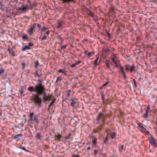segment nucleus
<instances>
[{"label": "nucleus", "instance_id": "56", "mask_svg": "<svg viewBox=\"0 0 157 157\" xmlns=\"http://www.w3.org/2000/svg\"><path fill=\"white\" fill-rule=\"evenodd\" d=\"M38 81L39 82L38 84H42V81L40 79L38 80Z\"/></svg>", "mask_w": 157, "mask_h": 157}, {"label": "nucleus", "instance_id": "18", "mask_svg": "<svg viewBox=\"0 0 157 157\" xmlns=\"http://www.w3.org/2000/svg\"><path fill=\"white\" fill-rule=\"evenodd\" d=\"M56 100V98H54L53 100L52 101L50 102L49 105H48V109H50L51 106L53 105L54 103L55 102Z\"/></svg>", "mask_w": 157, "mask_h": 157}, {"label": "nucleus", "instance_id": "4", "mask_svg": "<svg viewBox=\"0 0 157 157\" xmlns=\"http://www.w3.org/2000/svg\"><path fill=\"white\" fill-rule=\"evenodd\" d=\"M44 86L42 84H38L35 86V90L36 92L39 95L42 91L45 89Z\"/></svg>", "mask_w": 157, "mask_h": 157}, {"label": "nucleus", "instance_id": "35", "mask_svg": "<svg viewBox=\"0 0 157 157\" xmlns=\"http://www.w3.org/2000/svg\"><path fill=\"white\" fill-rule=\"evenodd\" d=\"M120 71L121 72V73L124 72V67H122L121 65H120Z\"/></svg>", "mask_w": 157, "mask_h": 157}, {"label": "nucleus", "instance_id": "49", "mask_svg": "<svg viewBox=\"0 0 157 157\" xmlns=\"http://www.w3.org/2000/svg\"><path fill=\"white\" fill-rule=\"evenodd\" d=\"M104 51L106 52H108L110 51V50L108 48H107L104 50Z\"/></svg>", "mask_w": 157, "mask_h": 157}, {"label": "nucleus", "instance_id": "57", "mask_svg": "<svg viewBox=\"0 0 157 157\" xmlns=\"http://www.w3.org/2000/svg\"><path fill=\"white\" fill-rule=\"evenodd\" d=\"M24 18H25L28 19H29V17H28L27 16H26V15L24 16Z\"/></svg>", "mask_w": 157, "mask_h": 157}, {"label": "nucleus", "instance_id": "44", "mask_svg": "<svg viewBox=\"0 0 157 157\" xmlns=\"http://www.w3.org/2000/svg\"><path fill=\"white\" fill-rule=\"evenodd\" d=\"M114 63L115 64V65L113 66L114 68H115V67H118V63L117 61Z\"/></svg>", "mask_w": 157, "mask_h": 157}, {"label": "nucleus", "instance_id": "14", "mask_svg": "<svg viewBox=\"0 0 157 157\" xmlns=\"http://www.w3.org/2000/svg\"><path fill=\"white\" fill-rule=\"evenodd\" d=\"M118 148L119 149V152L121 153H122V151L124 150L125 149L123 145H122L121 146H119L118 147Z\"/></svg>", "mask_w": 157, "mask_h": 157}, {"label": "nucleus", "instance_id": "51", "mask_svg": "<svg viewBox=\"0 0 157 157\" xmlns=\"http://www.w3.org/2000/svg\"><path fill=\"white\" fill-rule=\"evenodd\" d=\"M35 74H36V75L37 76H38L39 77H40L41 76V75H39L38 74V72L37 71H36L35 73Z\"/></svg>", "mask_w": 157, "mask_h": 157}, {"label": "nucleus", "instance_id": "50", "mask_svg": "<svg viewBox=\"0 0 157 157\" xmlns=\"http://www.w3.org/2000/svg\"><path fill=\"white\" fill-rule=\"evenodd\" d=\"M108 140L107 136L105 137V139L104 141V143H106Z\"/></svg>", "mask_w": 157, "mask_h": 157}, {"label": "nucleus", "instance_id": "1", "mask_svg": "<svg viewBox=\"0 0 157 157\" xmlns=\"http://www.w3.org/2000/svg\"><path fill=\"white\" fill-rule=\"evenodd\" d=\"M105 115L103 112L99 113L96 119V123L97 124H99L100 123V120L101 119L102 124L97 128L94 129L93 131V133H98L102 131L103 127L105 126Z\"/></svg>", "mask_w": 157, "mask_h": 157}, {"label": "nucleus", "instance_id": "23", "mask_svg": "<svg viewBox=\"0 0 157 157\" xmlns=\"http://www.w3.org/2000/svg\"><path fill=\"white\" fill-rule=\"evenodd\" d=\"M99 59V58L98 57H97L96 58V59L95 60L94 63V65L95 67H97V66H98V60Z\"/></svg>", "mask_w": 157, "mask_h": 157}, {"label": "nucleus", "instance_id": "16", "mask_svg": "<svg viewBox=\"0 0 157 157\" xmlns=\"http://www.w3.org/2000/svg\"><path fill=\"white\" fill-rule=\"evenodd\" d=\"M71 105L73 107H75V105L76 104V102L75 101L74 99L73 98H72L71 99Z\"/></svg>", "mask_w": 157, "mask_h": 157}, {"label": "nucleus", "instance_id": "7", "mask_svg": "<svg viewBox=\"0 0 157 157\" xmlns=\"http://www.w3.org/2000/svg\"><path fill=\"white\" fill-rule=\"evenodd\" d=\"M138 126L141 128V129L140 130L142 132L147 135H150V133L149 132L147 131L146 128L144 127V126L145 127H146V126L144 125L143 124L140 122L138 123Z\"/></svg>", "mask_w": 157, "mask_h": 157}, {"label": "nucleus", "instance_id": "25", "mask_svg": "<svg viewBox=\"0 0 157 157\" xmlns=\"http://www.w3.org/2000/svg\"><path fill=\"white\" fill-rule=\"evenodd\" d=\"M116 136V134L115 132H113L111 133V136L112 139H113Z\"/></svg>", "mask_w": 157, "mask_h": 157}, {"label": "nucleus", "instance_id": "9", "mask_svg": "<svg viewBox=\"0 0 157 157\" xmlns=\"http://www.w3.org/2000/svg\"><path fill=\"white\" fill-rule=\"evenodd\" d=\"M28 7L27 6L22 5L17 9L18 12L21 13H25Z\"/></svg>", "mask_w": 157, "mask_h": 157}, {"label": "nucleus", "instance_id": "11", "mask_svg": "<svg viewBox=\"0 0 157 157\" xmlns=\"http://www.w3.org/2000/svg\"><path fill=\"white\" fill-rule=\"evenodd\" d=\"M86 12L87 15L91 16L92 17H94V13H92L87 8H86Z\"/></svg>", "mask_w": 157, "mask_h": 157}, {"label": "nucleus", "instance_id": "41", "mask_svg": "<svg viewBox=\"0 0 157 157\" xmlns=\"http://www.w3.org/2000/svg\"><path fill=\"white\" fill-rule=\"evenodd\" d=\"M148 113L146 112L145 114L144 115L143 117L144 118H146L148 117Z\"/></svg>", "mask_w": 157, "mask_h": 157}, {"label": "nucleus", "instance_id": "39", "mask_svg": "<svg viewBox=\"0 0 157 157\" xmlns=\"http://www.w3.org/2000/svg\"><path fill=\"white\" fill-rule=\"evenodd\" d=\"M47 38V36H46V35H44V36L43 37H42L41 38V40L42 41L45 40Z\"/></svg>", "mask_w": 157, "mask_h": 157}, {"label": "nucleus", "instance_id": "3", "mask_svg": "<svg viewBox=\"0 0 157 157\" xmlns=\"http://www.w3.org/2000/svg\"><path fill=\"white\" fill-rule=\"evenodd\" d=\"M34 113L33 112L31 113L29 116V121L30 122H35L36 124H38L39 122L38 118L40 117V114H37L35 115L34 118H33Z\"/></svg>", "mask_w": 157, "mask_h": 157}, {"label": "nucleus", "instance_id": "12", "mask_svg": "<svg viewBox=\"0 0 157 157\" xmlns=\"http://www.w3.org/2000/svg\"><path fill=\"white\" fill-rule=\"evenodd\" d=\"M52 97L51 96H47L45 98H44L43 102L45 103L47 101H50L52 99Z\"/></svg>", "mask_w": 157, "mask_h": 157}, {"label": "nucleus", "instance_id": "59", "mask_svg": "<svg viewBox=\"0 0 157 157\" xmlns=\"http://www.w3.org/2000/svg\"><path fill=\"white\" fill-rule=\"evenodd\" d=\"M49 31H47V32H46V33L45 34H47V35H48L49 34Z\"/></svg>", "mask_w": 157, "mask_h": 157}, {"label": "nucleus", "instance_id": "64", "mask_svg": "<svg viewBox=\"0 0 157 157\" xmlns=\"http://www.w3.org/2000/svg\"><path fill=\"white\" fill-rule=\"evenodd\" d=\"M88 52V51L87 50H86L85 52H84V54H86L87 52Z\"/></svg>", "mask_w": 157, "mask_h": 157}, {"label": "nucleus", "instance_id": "52", "mask_svg": "<svg viewBox=\"0 0 157 157\" xmlns=\"http://www.w3.org/2000/svg\"><path fill=\"white\" fill-rule=\"evenodd\" d=\"M10 53L12 54V55L13 56H15V53L13 52H12V51H11V52H10V50H9Z\"/></svg>", "mask_w": 157, "mask_h": 157}, {"label": "nucleus", "instance_id": "48", "mask_svg": "<svg viewBox=\"0 0 157 157\" xmlns=\"http://www.w3.org/2000/svg\"><path fill=\"white\" fill-rule=\"evenodd\" d=\"M29 6H30V9L31 10H32L33 9L34 6V5L32 4L31 3H30V5H29Z\"/></svg>", "mask_w": 157, "mask_h": 157}, {"label": "nucleus", "instance_id": "62", "mask_svg": "<svg viewBox=\"0 0 157 157\" xmlns=\"http://www.w3.org/2000/svg\"><path fill=\"white\" fill-rule=\"evenodd\" d=\"M90 147H88L87 148V150H90Z\"/></svg>", "mask_w": 157, "mask_h": 157}, {"label": "nucleus", "instance_id": "26", "mask_svg": "<svg viewBox=\"0 0 157 157\" xmlns=\"http://www.w3.org/2000/svg\"><path fill=\"white\" fill-rule=\"evenodd\" d=\"M42 138V136L39 133H37L36 136V138L39 139H40Z\"/></svg>", "mask_w": 157, "mask_h": 157}, {"label": "nucleus", "instance_id": "29", "mask_svg": "<svg viewBox=\"0 0 157 157\" xmlns=\"http://www.w3.org/2000/svg\"><path fill=\"white\" fill-rule=\"evenodd\" d=\"M63 26L62 25V22L61 21L58 23V25L57 26V28H59Z\"/></svg>", "mask_w": 157, "mask_h": 157}, {"label": "nucleus", "instance_id": "54", "mask_svg": "<svg viewBox=\"0 0 157 157\" xmlns=\"http://www.w3.org/2000/svg\"><path fill=\"white\" fill-rule=\"evenodd\" d=\"M47 29V28L46 27H44L42 29V31H43L44 30H46Z\"/></svg>", "mask_w": 157, "mask_h": 157}, {"label": "nucleus", "instance_id": "30", "mask_svg": "<svg viewBox=\"0 0 157 157\" xmlns=\"http://www.w3.org/2000/svg\"><path fill=\"white\" fill-rule=\"evenodd\" d=\"M5 70L2 68L0 69V75H2V74L4 72Z\"/></svg>", "mask_w": 157, "mask_h": 157}, {"label": "nucleus", "instance_id": "15", "mask_svg": "<svg viewBox=\"0 0 157 157\" xmlns=\"http://www.w3.org/2000/svg\"><path fill=\"white\" fill-rule=\"evenodd\" d=\"M45 89L43 91L41 92L39 94L41 95V94H43V97L42 98L43 100H44V98H45L47 96L46 94V92H45Z\"/></svg>", "mask_w": 157, "mask_h": 157}, {"label": "nucleus", "instance_id": "32", "mask_svg": "<svg viewBox=\"0 0 157 157\" xmlns=\"http://www.w3.org/2000/svg\"><path fill=\"white\" fill-rule=\"evenodd\" d=\"M28 37L27 35H25L23 36L22 38L23 40H28Z\"/></svg>", "mask_w": 157, "mask_h": 157}, {"label": "nucleus", "instance_id": "45", "mask_svg": "<svg viewBox=\"0 0 157 157\" xmlns=\"http://www.w3.org/2000/svg\"><path fill=\"white\" fill-rule=\"evenodd\" d=\"M150 107H149V106L148 105L146 110V112L149 113L150 112Z\"/></svg>", "mask_w": 157, "mask_h": 157}, {"label": "nucleus", "instance_id": "10", "mask_svg": "<svg viewBox=\"0 0 157 157\" xmlns=\"http://www.w3.org/2000/svg\"><path fill=\"white\" fill-rule=\"evenodd\" d=\"M34 44L32 43H29L28 44V45H26L24 47H22L21 49V50L24 52L26 51V50H29L31 49V47L33 46Z\"/></svg>", "mask_w": 157, "mask_h": 157}, {"label": "nucleus", "instance_id": "24", "mask_svg": "<svg viewBox=\"0 0 157 157\" xmlns=\"http://www.w3.org/2000/svg\"><path fill=\"white\" fill-rule=\"evenodd\" d=\"M111 60L114 63H116L117 61V60L116 56L112 57L111 58Z\"/></svg>", "mask_w": 157, "mask_h": 157}, {"label": "nucleus", "instance_id": "34", "mask_svg": "<svg viewBox=\"0 0 157 157\" xmlns=\"http://www.w3.org/2000/svg\"><path fill=\"white\" fill-rule=\"evenodd\" d=\"M94 53L93 52H89L88 53L87 56L89 57H91L93 55H94Z\"/></svg>", "mask_w": 157, "mask_h": 157}, {"label": "nucleus", "instance_id": "20", "mask_svg": "<svg viewBox=\"0 0 157 157\" xmlns=\"http://www.w3.org/2000/svg\"><path fill=\"white\" fill-rule=\"evenodd\" d=\"M76 0H62L63 3H69L71 2H74Z\"/></svg>", "mask_w": 157, "mask_h": 157}, {"label": "nucleus", "instance_id": "27", "mask_svg": "<svg viewBox=\"0 0 157 157\" xmlns=\"http://www.w3.org/2000/svg\"><path fill=\"white\" fill-rule=\"evenodd\" d=\"M63 79L62 77L61 76H59L57 78V80H56V83L58 82L59 81H61Z\"/></svg>", "mask_w": 157, "mask_h": 157}, {"label": "nucleus", "instance_id": "63", "mask_svg": "<svg viewBox=\"0 0 157 157\" xmlns=\"http://www.w3.org/2000/svg\"><path fill=\"white\" fill-rule=\"evenodd\" d=\"M157 1V0H151L152 2H155Z\"/></svg>", "mask_w": 157, "mask_h": 157}, {"label": "nucleus", "instance_id": "36", "mask_svg": "<svg viewBox=\"0 0 157 157\" xmlns=\"http://www.w3.org/2000/svg\"><path fill=\"white\" fill-rule=\"evenodd\" d=\"M71 135V134L70 133H69L68 134V136H66L65 137V139L66 140L69 139L70 138V137Z\"/></svg>", "mask_w": 157, "mask_h": 157}, {"label": "nucleus", "instance_id": "40", "mask_svg": "<svg viewBox=\"0 0 157 157\" xmlns=\"http://www.w3.org/2000/svg\"><path fill=\"white\" fill-rule=\"evenodd\" d=\"M21 64L22 66V69L24 70L25 68V62H23Z\"/></svg>", "mask_w": 157, "mask_h": 157}, {"label": "nucleus", "instance_id": "21", "mask_svg": "<svg viewBox=\"0 0 157 157\" xmlns=\"http://www.w3.org/2000/svg\"><path fill=\"white\" fill-rule=\"evenodd\" d=\"M22 136V134H18L17 135H16L13 138V139H17V140H16L17 141H18L19 139L20 138H18L19 136Z\"/></svg>", "mask_w": 157, "mask_h": 157}, {"label": "nucleus", "instance_id": "28", "mask_svg": "<svg viewBox=\"0 0 157 157\" xmlns=\"http://www.w3.org/2000/svg\"><path fill=\"white\" fill-rule=\"evenodd\" d=\"M18 148L20 149H21L22 150L25 151L26 152H29V151L27 150L25 148V147H18Z\"/></svg>", "mask_w": 157, "mask_h": 157}, {"label": "nucleus", "instance_id": "8", "mask_svg": "<svg viewBox=\"0 0 157 157\" xmlns=\"http://www.w3.org/2000/svg\"><path fill=\"white\" fill-rule=\"evenodd\" d=\"M36 23H34L30 26V28L29 30L27 31V32L29 33V35L30 36L32 35L33 33V32L35 31V28H36Z\"/></svg>", "mask_w": 157, "mask_h": 157}, {"label": "nucleus", "instance_id": "17", "mask_svg": "<svg viewBox=\"0 0 157 157\" xmlns=\"http://www.w3.org/2000/svg\"><path fill=\"white\" fill-rule=\"evenodd\" d=\"M71 91L70 90H68L66 91L67 93V95L66 98V99H68L71 95Z\"/></svg>", "mask_w": 157, "mask_h": 157}, {"label": "nucleus", "instance_id": "42", "mask_svg": "<svg viewBox=\"0 0 157 157\" xmlns=\"http://www.w3.org/2000/svg\"><path fill=\"white\" fill-rule=\"evenodd\" d=\"M121 74L123 75V78L124 79H125L126 78V75L125 74V72H124L122 73H121Z\"/></svg>", "mask_w": 157, "mask_h": 157}, {"label": "nucleus", "instance_id": "61", "mask_svg": "<svg viewBox=\"0 0 157 157\" xmlns=\"http://www.w3.org/2000/svg\"><path fill=\"white\" fill-rule=\"evenodd\" d=\"M27 2L29 3V5H30V3H31V1L30 0H28Z\"/></svg>", "mask_w": 157, "mask_h": 157}, {"label": "nucleus", "instance_id": "13", "mask_svg": "<svg viewBox=\"0 0 157 157\" xmlns=\"http://www.w3.org/2000/svg\"><path fill=\"white\" fill-rule=\"evenodd\" d=\"M110 60H107L105 62V64L107 68L109 69L111 71V69L110 66Z\"/></svg>", "mask_w": 157, "mask_h": 157}, {"label": "nucleus", "instance_id": "2", "mask_svg": "<svg viewBox=\"0 0 157 157\" xmlns=\"http://www.w3.org/2000/svg\"><path fill=\"white\" fill-rule=\"evenodd\" d=\"M38 95H35L33 98V99L36 105H38L39 107H40L41 106L42 99L41 97H39Z\"/></svg>", "mask_w": 157, "mask_h": 157}, {"label": "nucleus", "instance_id": "22", "mask_svg": "<svg viewBox=\"0 0 157 157\" xmlns=\"http://www.w3.org/2000/svg\"><path fill=\"white\" fill-rule=\"evenodd\" d=\"M62 137L61 135L58 134L55 136L56 140H57L58 141H60Z\"/></svg>", "mask_w": 157, "mask_h": 157}, {"label": "nucleus", "instance_id": "55", "mask_svg": "<svg viewBox=\"0 0 157 157\" xmlns=\"http://www.w3.org/2000/svg\"><path fill=\"white\" fill-rule=\"evenodd\" d=\"M76 66V65L75 64V63H74L73 64H72L71 65V67H75Z\"/></svg>", "mask_w": 157, "mask_h": 157}, {"label": "nucleus", "instance_id": "6", "mask_svg": "<svg viewBox=\"0 0 157 157\" xmlns=\"http://www.w3.org/2000/svg\"><path fill=\"white\" fill-rule=\"evenodd\" d=\"M125 70L127 72L130 71L132 72L135 70V66L134 65H130L129 64H126L124 66Z\"/></svg>", "mask_w": 157, "mask_h": 157}, {"label": "nucleus", "instance_id": "19", "mask_svg": "<svg viewBox=\"0 0 157 157\" xmlns=\"http://www.w3.org/2000/svg\"><path fill=\"white\" fill-rule=\"evenodd\" d=\"M28 91L31 92H36L35 90V87H34L33 86H31L28 88Z\"/></svg>", "mask_w": 157, "mask_h": 157}, {"label": "nucleus", "instance_id": "58", "mask_svg": "<svg viewBox=\"0 0 157 157\" xmlns=\"http://www.w3.org/2000/svg\"><path fill=\"white\" fill-rule=\"evenodd\" d=\"M36 25H37V26L39 28H41V26L40 25L38 24H37Z\"/></svg>", "mask_w": 157, "mask_h": 157}, {"label": "nucleus", "instance_id": "38", "mask_svg": "<svg viewBox=\"0 0 157 157\" xmlns=\"http://www.w3.org/2000/svg\"><path fill=\"white\" fill-rule=\"evenodd\" d=\"M132 81L133 82V84H134V85L135 86V88H137V85H136V82L135 79L134 78H133L132 79Z\"/></svg>", "mask_w": 157, "mask_h": 157}, {"label": "nucleus", "instance_id": "46", "mask_svg": "<svg viewBox=\"0 0 157 157\" xmlns=\"http://www.w3.org/2000/svg\"><path fill=\"white\" fill-rule=\"evenodd\" d=\"M93 143L94 144H95L97 143V139H94L93 141Z\"/></svg>", "mask_w": 157, "mask_h": 157}, {"label": "nucleus", "instance_id": "31", "mask_svg": "<svg viewBox=\"0 0 157 157\" xmlns=\"http://www.w3.org/2000/svg\"><path fill=\"white\" fill-rule=\"evenodd\" d=\"M59 72L60 73H64V74L66 75V74L65 73V71L64 69H60L59 70Z\"/></svg>", "mask_w": 157, "mask_h": 157}, {"label": "nucleus", "instance_id": "60", "mask_svg": "<svg viewBox=\"0 0 157 157\" xmlns=\"http://www.w3.org/2000/svg\"><path fill=\"white\" fill-rule=\"evenodd\" d=\"M66 45H64L62 46V48H66Z\"/></svg>", "mask_w": 157, "mask_h": 157}, {"label": "nucleus", "instance_id": "47", "mask_svg": "<svg viewBox=\"0 0 157 157\" xmlns=\"http://www.w3.org/2000/svg\"><path fill=\"white\" fill-rule=\"evenodd\" d=\"M72 157H80V156L79 155L76 154V155H73L72 156Z\"/></svg>", "mask_w": 157, "mask_h": 157}, {"label": "nucleus", "instance_id": "5", "mask_svg": "<svg viewBox=\"0 0 157 157\" xmlns=\"http://www.w3.org/2000/svg\"><path fill=\"white\" fill-rule=\"evenodd\" d=\"M149 136L148 139L150 143L154 147H157V140L155 139L151 134L147 135Z\"/></svg>", "mask_w": 157, "mask_h": 157}, {"label": "nucleus", "instance_id": "33", "mask_svg": "<svg viewBox=\"0 0 157 157\" xmlns=\"http://www.w3.org/2000/svg\"><path fill=\"white\" fill-rule=\"evenodd\" d=\"M109 83V81L106 82L105 84H103L102 85V86L100 88V89H102L103 87H104L105 86H107Z\"/></svg>", "mask_w": 157, "mask_h": 157}, {"label": "nucleus", "instance_id": "53", "mask_svg": "<svg viewBox=\"0 0 157 157\" xmlns=\"http://www.w3.org/2000/svg\"><path fill=\"white\" fill-rule=\"evenodd\" d=\"M20 92L21 94H22L24 93V90L22 88L21 89Z\"/></svg>", "mask_w": 157, "mask_h": 157}, {"label": "nucleus", "instance_id": "37", "mask_svg": "<svg viewBox=\"0 0 157 157\" xmlns=\"http://www.w3.org/2000/svg\"><path fill=\"white\" fill-rule=\"evenodd\" d=\"M35 67L36 68L38 66V65L39 64V62L38 61H36L35 63Z\"/></svg>", "mask_w": 157, "mask_h": 157}, {"label": "nucleus", "instance_id": "43", "mask_svg": "<svg viewBox=\"0 0 157 157\" xmlns=\"http://www.w3.org/2000/svg\"><path fill=\"white\" fill-rule=\"evenodd\" d=\"M75 64L77 65L79 64L80 63H81V61L80 60H78V61H75Z\"/></svg>", "mask_w": 157, "mask_h": 157}]
</instances>
